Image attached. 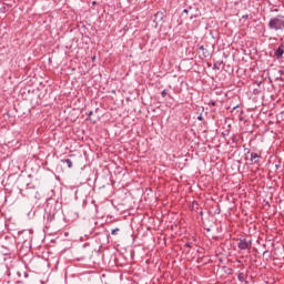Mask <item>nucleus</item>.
<instances>
[{"mask_svg":"<svg viewBox=\"0 0 284 284\" xmlns=\"http://www.w3.org/2000/svg\"><path fill=\"white\" fill-rule=\"evenodd\" d=\"M268 30H274L275 32L284 30V16L277 14L268 21Z\"/></svg>","mask_w":284,"mask_h":284,"instance_id":"f257e3e1","label":"nucleus"},{"mask_svg":"<svg viewBox=\"0 0 284 284\" xmlns=\"http://www.w3.org/2000/svg\"><path fill=\"white\" fill-rule=\"evenodd\" d=\"M237 247L239 250H252V240L240 239Z\"/></svg>","mask_w":284,"mask_h":284,"instance_id":"f03ea898","label":"nucleus"},{"mask_svg":"<svg viewBox=\"0 0 284 284\" xmlns=\"http://www.w3.org/2000/svg\"><path fill=\"white\" fill-rule=\"evenodd\" d=\"M283 54H284V44H281L274 52V57L276 59H283Z\"/></svg>","mask_w":284,"mask_h":284,"instance_id":"7ed1b4c3","label":"nucleus"},{"mask_svg":"<svg viewBox=\"0 0 284 284\" xmlns=\"http://www.w3.org/2000/svg\"><path fill=\"white\" fill-rule=\"evenodd\" d=\"M153 21H154L155 26H159L160 21H163V12L158 11L154 14V20Z\"/></svg>","mask_w":284,"mask_h":284,"instance_id":"20e7f679","label":"nucleus"},{"mask_svg":"<svg viewBox=\"0 0 284 284\" xmlns=\"http://www.w3.org/2000/svg\"><path fill=\"white\" fill-rule=\"evenodd\" d=\"M261 155L258 153H251V161L252 163H258L261 160Z\"/></svg>","mask_w":284,"mask_h":284,"instance_id":"39448f33","label":"nucleus"},{"mask_svg":"<svg viewBox=\"0 0 284 284\" xmlns=\"http://www.w3.org/2000/svg\"><path fill=\"white\" fill-rule=\"evenodd\" d=\"M246 274L241 272L237 274V281H240V283H245V278H246Z\"/></svg>","mask_w":284,"mask_h":284,"instance_id":"423d86ee","label":"nucleus"},{"mask_svg":"<svg viewBox=\"0 0 284 284\" xmlns=\"http://www.w3.org/2000/svg\"><path fill=\"white\" fill-rule=\"evenodd\" d=\"M199 50H201L203 57H210V52L207 51V49H205L204 45H201Z\"/></svg>","mask_w":284,"mask_h":284,"instance_id":"0eeeda50","label":"nucleus"},{"mask_svg":"<svg viewBox=\"0 0 284 284\" xmlns=\"http://www.w3.org/2000/svg\"><path fill=\"white\" fill-rule=\"evenodd\" d=\"M191 211L192 212H199V202L193 201V203L191 205Z\"/></svg>","mask_w":284,"mask_h":284,"instance_id":"6e6552de","label":"nucleus"},{"mask_svg":"<svg viewBox=\"0 0 284 284\" xmlns=\"http://www.w3.org/2000/svg\"><path fill=\"white\" fill-rule=\"evenodd\" d=\"M61 163H65L68 165V168H72V160H70V159H63V160H61Z\"/></svg>","mask_w":284,"mask_h":284,"instance_id":"1a4fd4ad","label":"nucleus"},{"mask_svg":"<svg viewBox=\"0 0 284 284\" xmlns=\"http://www.w3.org/2000/svg\"><path fill=\"white\" fill-rule=\"evenodd\" d=\"M47 221H48L49 223H52V221H54V214L48 213V214H47Z\"/></svg>","mask_w":284,"mask_h":284,"instance_id":"9d476101","label":"nucleus"},{"mask_svg":"<svg viewBox=\"0 0 284 284\" xmlns=\"http://www.w3.org/2000/svg\"><path fill=\"white\" fill-rule=\"evenodd\" d=\"M161 97H162L163 99H165V98L168 97V91H166V90H163V91L161 92Z\"/></svg>","mask_w":284,"mask_h":284,"instance_id":"9b49d317","label":"nucleus"},{"mask_svg":"<svg viewBox=\"0 0 284 284\" xmlns=\"http://www.w3.org/2000/svg\"><path fill=\"white\" fill-rule=\"evenodd\" d=\"M232 141H233V143H239V136L233 135Z\"/></svg>","mask_w":284,"mask_h":284,"instance_id":"f8f14e48","label":"nucleus"},{"mask_svg":"<svg viewBox=\"0 0 284 284\" xmlns=\"http://www.w3.org/2000/svg\"><path fill=\"white\" fill-rule=\"evenodd\" d=\"M209 105H212L213 108L216 106V101L211 100V101L209 102Z\"/></svg>","mask_w":284,"mask_h":284,"instance_id":"ddd939ff","label":"nucleus"},{"mask_svg":"<svg viewBox=\"0 0 284 284\" xmlns=\"http://www.w3.org/2000/svg\"><path fill=\"white\" fill-rule=\"evenodd\" d=\"M119 233V229H113L112 231H111V234H113V235H116Z\"/></svg>","mask_w":284,"mask_h":284,"instance_id":"4468645a","label":"nucleus"},{"mask_svg":"<svg viewBox=\"0 0 284 284\" xmlns=\"http://www.w3.org/2000/svg\"><path fill=\"white\" fill-rule=\"evenodd\" d=\"M213 70H220L216 63L213 64Z\"/></svg>","mask_w":284,"mask_h":284,"instance_id":"2eb2a0df","label":"nucleus"},{"mask_svg":"<svg viewBox=\"0 0 284 284\" xmlns=\"http://www.w3.org/2000/svg\"><path fill=\"white\" fill-rule=\"evenodd\" d=\"M197 121H203V114H200V115L197 116Z\"/></svg>","mask_w":284,"mask_h":284,"instance_id":"dca6fc26","label":"nucleus"},{"mask_svg":"<svg viewBox=\"0 0 284 284\" xmlns=\"http://www.w3.org/2000/svg\"><path fill=\"white\" fill-rule=\"evenodd\" d=\"M185 247H192V244H190V242H186Z\"/></svg>","mask_w":284,"mask_h":284,"instance_id":"f3484780","label":"nucleus"},{"mask_svg":"<svg viewBox=\"0 0 284 284\" xmlns=\"http://www.w3.org/2000/svg\"><path fill=\"white\" fill-rule=\"evenodd\" d=\"M93 114H94V112L90 111V112L88 113V116H92Z\"/></svg>","mask_w":284,"mask_h":284,"instance_id":"a211bd4d","label":"nucleus"},{"mask_svg":"<svg viewBox=\"0 0 284 284\" xmlns=\"http://www.w3.org/2000/svg\"><path fill=\"white\" fill-rule=\"evenodd\" d=\"M184 14H187V12H190L187 9L183 10Z\"/></svg>","mask_w":284,"mask_h":284,"instance_id":"6ab92c4d","label":"nucleus"},{"mask_svg":"<svg viewBox=\"0 0 284 284\" xmlns=\"http://www.w3.org/2000/svg\"><path fill=\"white\" fill-rule=\"evenodd\" d=\"M268 252H270V251H264V252H263V256H265V254H267Z\"/></svg>","mask_w":284,"mask_h":284,"instance_id":"aec40b11","label":"nucleus"},{"mask_svg":"<svg viewBox=\"0 0 284 284\" xmlns=\"http://www.w3.org/2000/svg\"><path fill=\"white\" fill-rule=\"evenodd\" d=\"M200 214H201V216H203V213H202V211L200 212Z\"/></svg>","mask_w":284,"mask_h":284,"instance_id":"412c9836","label":"nucleus"}]
</instances>
